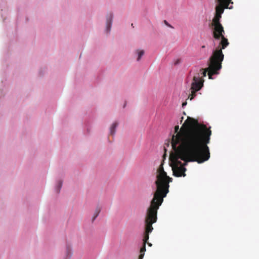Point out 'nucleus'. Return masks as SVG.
I'll list each match as a JSON object with an SVG mask.
<instances>
[{
	"label": "nucleus",
	"mask_w": 259,
	"mask_h": 259,
	"mask_svg": "<svg viewBox=\"0 0 259 259\" xmlns=\"http://www.w3.org/2000/svg\"><path fill=\"white\" fill-rule=\"evenodd\" d=\"M118 125V123L115 122H114L110 127V135L113 136L115 133V129Z\"/></svg>",
	"instance_id": "nucleus-14"
},
{
	"label": "nucleus",
	"mask_w": 259,
	"mask_h": 259,
	"mask_svg": "<svg viewBox=\"0 0 259 259\" xmlns=\"http://www.w3.org/2000/svg\"><path fill=\"white\" fill-rule=\"evenodd\" d=\"M146 243H147V244H148V245L149 246H152V244H151V243H149V242H147Z\"/></svg>",
	"instance_id": "nucleus-21"
},
{
	"label": "nucleus",
	"mask_w": 259,
	"mask_h": 259,
	"mask_svg": "<svg viewBox=\"0 0 259 259\" xmlns=\"http://www.w3.org/2000/svg\"><path fill=\"white\" fill-rule=\"evenodd\" d=\"M202 48H205V46H202Z\"/></svg>",
	"instance_id": "nucleus-22"
},
{
	"label": "nucleus",
	"mask_w": 259,
	"mask_h": 259,
	"mask_svg": "<svg viewBox=\"0 0 259 259\" xmlns=\"http://www.w3.org/2000/svg\"><path fill=\"white\" fill-rule=\"evenodd\" d=\"M218 1H219V3L222 5L224 6L226 8H227V9L231 8L229 7V5L230 3H231V0H218Z\"/></svg>",
	"instance_id": "nucleus-12"
},
{
	"label": "nucleus",
	"mask_w": 259,
	"mask_h": 259,
	"mask_svg": "<svg viewBox=\"0 0 259 259\" xmlns=\"http://www.w3.org/2000/svg\"><path fill=\"white\" fill-rule=\"evenodd\" d=\"M113 18V15L112 13L109 14L107 16V21H106V29L108 32L110 30V28L112 24V21Z\"/></svg>",
	"instance_id": "nucleus-9"
},
{
	"label": "nucleus",
	"mask_w": 259,
	"mask_h": 259,
	"mask_svg": "<svg viewBox=\"0 0 259 259\" xmlns=\"http://www.w3.org/2000/svg\"><path fill=\"white\" fill-rule=\"evenodd\" d=\"M224 60V56L221 51L212 52L211 56L208 61V67L204 69H202V74L203 76H206V73L209 79H212V76L214 74H218L219 71L222 68V63Z\"/></svg>",
	"instance_id": "nucleus-3"
},
{
	"label": "nucleus",
	"mask_w": 259,
	"mask_h": 259,
	"mask_svg": "<svg viewBox=\"0 0 259 259\" xmlns=\"http://www.w3.org/2000/svg\"><path fill=\"white\" fill-rule=\"evenodd\" d=\"M220 6H217L215 8V13L222 15V14L224 12V9L226 8L222 5L220 3Z\"/></svg>",
	"instance_id": "nucleus-13"
},
{
	"label": "nucleus",
	"mask_w": 259,
	"mask_h": 259,
	"mask_svg": "<svg viewBox=\"0 0 259 259\" xmlns=\"http://www.w3.org/2000/svg\"><path fill=\"white\" fill-rule=\"evenodd\" d=\"M203 84V80L201 79L199 74L197 76H194L190 89L191 93L189 95L188 99L193 100L196 96V92L202 88Z\"/></svg>",
	"instance_id": "nucleus-5"
},
{
	"label": "nucleus",
	"mask_w": 259,
	"mask_h": 259,
	"mask_svg": "<svg viewBox=\"0 0 259 259\" xmlns=\"http://www.w3.org/2000/svg\"><path fill=\"white\" fill-rule=\"evenodd\" d=\"M186 105H187V102H184V103H183V104H182V106H183V107H184V106H186Z\"/></svg>",
	"instance_id": "nucleus-20"
},
{
	"label": "nucleus",
	"mask_w": 259,
	"mask_h": 259,
	"mask_svg": "<svg viewBox=\"0 0 259 259\" xmlns=\"http://www.w3.org/2000/svg\"><path fill=\"white\" fill-rule=\"evenodd\" d=\"M161 204L151 201L150 206L148 208L145 217V231L144 233L145 241H147L149 238V233L153 230L152 224L156 223L157 220V210Z\"/></svg>",
	"instance_id": "nucleus-2"
},
{
	"label": "nucleus",
	"mask_w": 259,
	"mask_h": 259,
	"mask_svg": "<svg viewBox=\"0 0 259 259\" xmlns=\"http://www.w3.org/2000/svg\"><path fill=\"white\" fill-rule=\"evenodd\" d=\"M157 171L158 174L156 176V180L155 182H159V181H161V179L163 178V176H165L166 174V172L164 170L162 164H160L159 168L157 169Z\"/></svg>",
	"instance_id": "nucleus-8"
},
{
	"label": "nucleus",
	"mask_w": 259,
	"mask_h": 259,
	"mask_svg": "<svg viewBox=\"0 0 259 259\" xmlns=\"http://www.w3.org/2000/svg\"><path fill=\"white\" fill-rule=\"evenodd\" d=\"M172 179L167 176H163L159 182H155L156 190L153 194V198L152 200L162 204L163 198L166 196L169 192V183L171 182Z\"/></svg>",
	"instance_id": "nucleus-4"
},
{
	"label": "nucleus",
	"mask_w": 259,
	"mask_h": 259,
	"mask_svg": "<svg viewBox=\"0 0 259 259\" xmlns=\"http://www.w3.org/2000/svg\"><path fill=\"white\" fill-rule=\"evenodd\" d=\"M221 17V15H220V14L215 13V15L212 21V24H220L221 23L220 22V20Z\"/></svg>",
	"instance_id": "nucleus-11"
},
{
	"label": "nucleus",
	"mask_w": 259,
	"mask_h": 259,
	"mask_svg": "<svg viewBox=\"0 0 259 259\" xmlns=\"http://www.w3.org/2000/svg\"><path fill=\"white\" fill-rule=\"evenodd\" d=\"M213 26V37L217 40L221 39V36H223L225 34L224 27L221 24H212Z\"/></svg>",
	"instance_id": "nucleus-6"
},
{
	"label": "nucleus",
	"mask_w": 259,
	"mask_h": 259,
	"mask_svg": "<svg viewBox=\"0 0 259 259\" xmlns=\"http://www.w3.org/2000/svg\"><path fill=\"white\" fill-rule=\"evenodd\" d=\"M62 182L61 181H60L58 183V185L57 186V188H56V190H57V193H59L60 192V189L62 187Z\"/></svg>",
	"instance_id": "nucleus-17"
},
{
	"label": "nucleus",
	"mask_w": 259,
	"mask_h": 259,
	"mask_svg": "<svg viewBox=\"0 0 259 259\" xmlns=\"http://www.w3.org/2000/svg\"><path fill=\"white\" fill-rule=\"evenodd\" d=\"M101 210V208L99 206H98L94 212V217L93 218V221H94L96 218L98 216Z\"/></svg>",
	"instance_id": "nucleus-15"
},
{
	"label": "nucleus",
	"mask_w": 259,
	"mask_h": 259,
	"mask_svg": "<svg viewBox=\"0 0 259 259\" xmlns=\"http://www.w3.org/2000/svg\"><path fill=\"white\" fill-rule=\"evenodd\" d=\"M171 144L175 153L170 155L173 175L185 177L188 162L202 163L210 158L209 148L211 131L197 119L188 117L180 128L175 127Z\"/></svg>",
	"instance_id": "nucleus-1"
},
{
	"label": "nucleus",
	"mask_w": 259,
	"mask_h": 259,
	"mask_svg": "<svg viewBox=\"0 0 259 259\" xmlns=\"http://www.w3.org/2000/svg\"><path fill=\"white\" fill-rule=\"evenodd\" d=\"M164 23L168 27H171V28H173L168 23V22L166 21H164Z\"/></svg>",
	"instance_id": "nucleus-18"
},
{
	"label": "nucleus",
	"mask_w": 259,
	"mask_h": 259,
	"mask_svg": "<svg viewBox=\"0 0 259 259\" xmlns=\"http://www.w3.org/2000/svg\"><path fill=\"white\" fill-rule=\"evenodd\" d=\"M221 40L220 42L219 46L215 50L213 51V52H215V51H221L222 54L224 56L222 52V50L225 49L229 45V43L228 42V39L224 36V35L223 36H221Z\"/></svg>",
	"instance_id": "nucleus-7"
},
{
	"label": "nucleus",
	"mask_w": 259,
	"mask_h": 259,
	"mask_svg": "<svg viewBox=\"0 0 259 259\" xmlns=\"http://www.w3.org/2000/svg\"><path fill=\"white\" fill-rule=\"evenodd\" d=\"M180 62V59H177L176 61L175 62V65H177Z\"/></svg>",
	"instance_id": "nucleus-19"
},
{
	"label": "nucleus",
	"mask_w": 259,
	"mask_h": 259,
	"mask_svg": "<svg viewBox=\"0 0 259 259\" xmlns=\"http://www.w3.org/2000/svg\"><path fill=\"white\" fill-rule=\"evenodd\" d=\"M145 238L143 239V246L140 249V254L139 256V258H140V259H143L144 257L145 252L146 251V244L147 242V241H145Z\"/></svg>",
	"instance_id": "nucleus-10"
},
{
	"label": "nucleus",
	"mask_w": 259,
	"mask_h": 259,
	"mask_svg": "<svg viewBox=\"0 0 259 259\" xmlns=\"http://www.w3.org/2000/svg\"><path fill=\"white\" fill-rule=\"evenodd\" d=\"M137 53L138 54V58H137V60L139 61L140 60L141 57L144 54V50H137Z\"/></svg>",
	"instance_id": "nucleus-16"
}]
</instances>
